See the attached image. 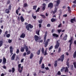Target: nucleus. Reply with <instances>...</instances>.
<instances>
[{
  "instance_id": "nucleus-51",
  "label": "nucleus",
  "mask_w": 76,
  "mask_h": 76,
  "mask_svg": "<svg viewBox=\"0 0 76 76\" xmlns=\"http://www.w3.org/2000/svg\"><path fill=\"white\" fill-rule=\"evenodd\" d=\"M28 5V4H27L25 3L24 4V7H27V5Z\"/></svg>"
},
{
  "instance_id": "nucleus-36",
  "label": "nucleus",
  "mask_w": 76,
  "mask_h": 76,
  "mask_svg": "<svg viewBox=\"0 0 76 76\" xmlns=\"http://www.w3.org/2000/svg\"><path fill=\"white\" fill-rule=\"evenodd\" d=\"M61 48L60 47L58 49V53H60V52H61Z\"/></svg>"
},
{
  "instance_id": "nucleus-39",
  "label": "nucleus",
  "mask_w": 76,
  "mask_h": 76,
  "mask_svg": "<svg viewBox=\"0 0 76 76\" xmlns=\"http://www.w3.org/2000/svg\"><path fill=\"white\" fill-rule=\"evenodd\" d=\"M15 71V69L14 67H12V73H14Z\"/></svg>"
},
{
  "instance_id": "nucleus-54",
  "label": "nucleus",
  "mask_w": 76,
  "mask_h": 76,
  "mask_svg": "<svg viewBox=\"0 0 76 76\" xmlns=\"http://www.w3.org/2000/svg\"><path fill=\"white\" fill-rule=\"evenodd\" d=\"M61 13H60L59 14V19L60 20V19H61V18H60V16H61Z\"/></svg>"
},
{
  "instance_id": "nucleus-21",
  "label": "nucleus",
  "mask_w": 76,
  "mask_h": 76,
  "mask_svg": "<svg viewBox=\"0 0 76 76\" xmlns=\"http://www.w3.org/2000/svg\"><path fill=\"white\" fill-rule=\"evenodd\" d=\"M57 61H54V66L55 67H57Z\"/></svg>"
},
{
  "instance_id": "nucleus-31",
  "label": "nucleus",
  "mask_w": 76,
  "mask_h": 76,
  "mask_svg": "<svg viewBox=\"0 0 76 76\" xmlns=\"http://www.w3.org/2000/svg\"><path fill=\"white\" fill-rule=\"evenodd\" d=\"M3 42L2 40H0V47L3 45Z\"/></svg>"
},
{
  "instance_id": "nucleus-28",
  "label": "nucleus",
  "mask_w": 76,
  "mask_h": 76,
  "mask_svg": "<svg viewBox=\"0 0 76 76\" xmlns=\"http://www.w3.org/2000/svg\"><path fill=\"white\" fill-rule=\"evenodd\" d=\"M37 6L35 5L33 6V10H37Z\"/></svg>"
},
{
  "instance_id": "nucleus-23",
  "label": "nucleus",
  "mask_w": 76,
  "mask_h": 76,
  "mask_svg": "<svg viewBox=\"0 0 76 76\" xmlns=\"http://www.w3.org/2000/svg\"><path fill=\"white\" fill-rule=\"evenodd\" d=\"M20 60V59H19V58L18 56H17L15 59V61H17L18 64H19Z\"/></svg>"
},
{
  "instance_id": "nucleus-20",
  "label": "nucleus",
  "mask_w": 76,
  "mask_h": 76,
  "mask_svg": "<svg viewBox=\"0 0 76 76\" xmlns=\"http://www.w3.org/2000/svg\"><path fill=\"white\" fill-rule=\"evenodd\" d=\"M20 19L22 22H24V20H25V19H24V18H23V17L22 16H21L20 17Z\"/></svg>"
},
{
  "instance_id": "nucleus-61",
  "label": "nucleus",
  "mask_w": 76,
  "mask_h": 76,
  "mask_svg": "<svg viewBox=\"0 0 76 76\" xmlns=\"http://www.w3.org/2000/svg\"><path fill=\"white\" fill-rule=\"evenodd\" d=\"M72 7L75 8V7H76V5L75 4H73L72 5Z\"/></svg>"
},
{
  "instance_id": "nucleus-34",
  "label": "nucleus",
  "mask_w": 76,
  "mask_h": 76,
  "mask_svg": "<svg viewBox=\"0 0 76 76\" xmlns=\"http://www.w3.org/2000/svg\"><path fill=\"white\" fill-rule=\"evenodd\" d=\"M65 69V67H62V68L61 69V72H63V71L64 70V69Z\"/></svg>"
},
{
  "instance_id": "nucleus-47",
  "label": "nucleus",
  "mask_w": 76,
  "mask_h": 76,
  "mask_svg": "<svg viewBox=\"0 0 76 76\" xmlns=\"http://www.w3.org/2000/svg\"><path fill=\"white\" fill-rule=\"evenodd\" d=\"M71 70H73V65H71Z\"/></svg>"
},
{
  "instance_id": "nucleus-1",
  "label": "nucleus",
  "mask_w": 76,
  "mask_h": 76,
  "mask_svg": "<svg viewBox=\"0 0 76 76\" xmlns=\"http://www.w3.org/2000/svg\"><path fill=\"white\" fill-rule=\"evenodd\" d=\"M47 37V34H45L44 38L43 44L45 45V47L46 48L48 45V42L50 41V39H48L46 41V38ZM46 41V42H45Z\"/></svg>"
},
{
  "instance_id": "nucleus-15",
  "label": "nucleus",
  "mask_w": 76,
  "mask_h": 76,
  "mask_svg": "<svg viewBox=\"0 0 76 76\" xmlns=\"http://www.w3.org/2000/svg\"><path fill=\"white\" fill-rule=\"evenodd\" d=\"M64 58V55L63 54L61 56V59L62 62L63 61Z\"/></svg>"
},
{
  "instance_id": "nucleus-55",
  "label": "nucleus",
  "mask_w": 76,
  "mask_h": 76,
  "mask_svg": "<svg viewBox=\"0 0 76 76\" xmlns=\"http://www.w3.org/2000/svg\"><path fill=\"white\" fill-rule=\"evenodd\" d=\"M38 22L39 23H42V21L41 20H39L38 21Z\"/></svg>"
},
{
  "instance_id": "nucleus-9",
  "label": "nucleus",
  "mask_w": 76,
  "mask_h": 76,
  "mask_svg": "<svg viewBox=\"0 0 76 76\" xmlns=\"http://www.w3.org/2000/svg\"><path fill=\"white\" fill-rule=\"evenodd\" d=\"M60 46V43L58 41H56V44L55 46V49H58Z\"/></svg>"
},
{
  "instance_id": "nucleus-11",
  "label": "nucleus",
  "mask_w": 76,
  "mask_h": 76,
  "mask_svg": "<svg viewBox=\"0 0 76 76\" xmlns=\"http://www.w3.org/2000/svg\"><path fill=\"white\" fill-rule=\"evenodd\" d=\"M42 5L43 6V7L42 8V10L43 11H44L45 10V7H46V6H47V5L45 3H43L42 4Z\"/></svg>"
},
{
  "instance_id": "nucleus-33",
  "label": "nucleus",
  "mask_w": 76,
  "mask_h": 76,
  "mask_svg": "<svg viewBox=\"0 0 76 76\" xmlns=\"http://www.w3.org/2000/svg\"><path fill=\"white\" fill-rule=\"evenodd\" d=\"M55 2H56L57 4H60V0H57V1H56Z\"/></svg>"
},
{
  "instance_id": "nucleus-63",
  "label": "nucleus",
  "mask_w": 76,
  "mask_h": 76,
  "mask_svg": "<svg viewBox=\"0 0 76 76\" xmlns=\"http://www.w3.org/2000/svg\"><path fill=\"white\" fill-rule=\"evenodd\" d=\"M24 60V58H22L21 60V63H23V60Z\"/></svg>"
},
{
  "instance_id": "nucleus-6",
  "label": "nucleus",
  "mask_w": 76,
  "mask_h": 76,
  "mask_svg": "<svg viewBox=\"0 0 76 76\" xmlns=\"http://www.w3.org/2000/svg\"><path fill=\"white\" fill-rule=\"evenodd\" d=\"M73 37H71L70 40L69 41V42L70 43V44H69V51H70V50H71V45H72V44L73 43V42H72V40H73Z\"/></svg>"
},
{
  "instance_id": "nucleus-25",
  "label": "nucleus",
  "mask_w": 76,
  "mask_h": 76,
  "mask_svg": "<svg viewBox=\"0 0 76 76\" xmlns=\"http://www.w3.org/2000/svg\"><path fill=\"white\" fill-rule=\"evenodd\" d=\"M67 37V35L65 34L63 38L64 40H66Z\"/></svg>"
},
{
  "instance_id": "nucleus-24",
  "label": "nucleus",
  "mask_w": 76,
  "mask_h": 76,
  "mask_svg": "<svg viewBox=\"0 0 76 76\" xmlns=\"http://www.w3.org/2000/svg\"><path fill=\"white\" fill-rule=\"evenodd\" d=\"M20 7H19L18 8V10H16V13L17 15L19 14V11H18V10H20Z\"/></svg>"
},
{
  "instance_id": "nucleus-12",
  "label": "nucleus",
  "mask_w": 76,
  "mask_h": 76,
  "mask_svg": "<svg viewBox=\"0 0 76 76\" xmlns=\"http://www.w3.org/2000/svg\"><path fill=\"white\" fill-rule=\"evenodd\" d=\"M34 39L36 41V42H37V41H38V39H39V37L38 36L35 35L34 36Z\"/></svg>"
},
{
  "instance_id": "nucleus-19",
  "label": "nucleus",
  "mask_w": 76,
  "mask_h": 76,
  "mask_svg": "<svg viewBox=\"0 0 76 76\" xmlns=\"http://www.w3.org/2000/svg\"><path fill=\"white\" fill-rule=\"evenodd\" d=\"M52 36H53V37H56V38H57V37H58V35L56 33H54L53 34Z\"/></svg>"
},
{
  "instance_id": "nucleus-2",
  "label": "nucleus",
  "mask_w": 76,
  "mask_h": 76,
  "mask_svg": "<svg viewBox=\"0 0 76 76\" xmlns=\"http://www.w3.org/2000/svg\"><path fill=\"white\" fill-rule=\"evenodd\" d=\"M24 48L26 50V52L27 55H29L31 53V51L28 50L29 48L28 46L26 45H24Z\"/></svg>"
},
{
  "instance_id": "nucleus-4",
  "label": "nucleus",
  "mask_w": 76,
  "mask_h": 76,
  "mask_svg": "<svg viewBox=\"0 0 76 76\" xmlns=\"http://www.w3.org/2000/svg\"><path fill=\"white\" fill-rule=\"evenodd\" d=\"M34 26L31 24H29L26 27V28L27 30V31H29V28L30 29H32L33 28Z\"/></svg>"
},
{
  "instance_id": "nucleus-37",
  "label": "nucleus",
  "mask_w": 76,
  "mask_h": 76,
  "mask_svg": "<svg viewBox=\"0 0 76 76\" xmlns=\"http://www.w3.org/2000/svg\"><path fill=\"white\" fill-rule=\"evenodd\" d=\"M10 3V0H7V4H9Z\"/></svg>"
},
{
  "instance_id": "nucleus-57",
  "label": "nucleus",
  "mask_w": 76,
  "mask_h": 76,
  "mask_svg": "<svg viewBox=\"0 0 76 76\" xmlns=\"http://www.w3.org/2000/svg\"><path fill=\"white\" fill-rule=\"evenodd\" d=\"M47 27H50L51 26V25H50V24L48 23L47 25Z\"/></svg>"
},
{
  "instance_id": "nucleus-64",
  "label": "nucleus",
  "mask_w": 76,
  "mask_h": 76,
  "mask_svg": "<svg viewBox=\"0 0 76 76\" xmlns=\"http://www.w3.org/2000/svg\"><path fill=\"white\" fill-rule=\"evenodd\" d=\"M73 3H74V4H76V0H75L73 2Z\"/></svg>"
},
{
  "instance_id": "nucleus-14",
  "label": "nucleus",
  "mask_w": 76,
  "mask_h": 76,
  "mask_svg": "<svg viewBox=\"0 0 76 76\" xmlns=\"http://www.w3.org/2000/svg\"><path fill=\"white\" fill-rule=\"evenodd\" d=\"M15 56H16V54L14 53L12 55L11 58V60H14L15 58Z\"/></svg>"
},
{
  "instance_id": "nucleus-50",
  "label": "nucleus",
  "mask_w": 76,
  "mask_h": 76,
  "mask_svg": "<svg viewBox=\"0 0 76 76\" xmlns=\"http://www.w3.org/2000/svg\"><path fill=\"white\" fill-rule=\"evenodd\" d=\"M16 53L17 54H19V49H17V51L16 52Z\"/></svg>"
},
{
  "instance_id": "nucleus-5",
  "label": "nucleus",
  "mask_w": 76,
  "mask_h": 76,
  "mask_svg": "<svg viewBox=\"0 0 76 76\" xmlns=\"http://www.w3.org/2000/svg\"><path fill=\"white\" fill-rule=\"evenodd\" d=\"M47 49H46L45 50V51L44 53V48H42L41 51L42 54H44V56H46V55H47V54H48V53L47 52Z\"/></svg>"
},
{
  "instance_id": "nucleus-26",
  "label": "nucleus",
  "mask_w": 76,
  "mask_h": 76,
  "mask_svg": "<svg viewBox=\"0 0 76 76\" xmlns=\"http://www.w3.org/2000/svg\"><path fill=\"white\" fill-rule=\"evenodd\" d=\"M64 72L65 73H67L69 72V69H68L67 67H66Z\"/></svg>"
},
{
  "instance_id": "nucleus-45",
  "label": "nucleus",
  "mask_w": 76,
  "mask_h": 76,
  "mask_svg": "<svg viewBox=\"0 0 76 76\" xmlns=\"http://www.w3.org/2000/svg\"><path fill=\"white\" fill-rule=\"evenodd\" d=\"M57 75H61V72H60V71H58V72H57Z\"/></svg>"
},
{
  "instance_id": "nucleus-58",
  "label": "nucleus",
  "mask_w": 76,
  "mask_h": 76,
  "mask_svg": "<svg viewBox=\"0 0 76 76\" xmlns=\"http://www.w3.org/2000/svg\"><path fill=\"white\" fill-rule=\"evenodd\" d=\"M62 26L61 24H60L58 26V28H60Z\"/></svg>"
},
{
  "instance_id": "nucleus-32",
  "label": "nucleus",
  "mask_w": 76,
  "mask_h": 76,
  "mask_svg": "<svg viewBox=\"0 0 76 76\" xmlns=\"http://www.w3.org/2000/svg\"><path fill=\"white\" fill-rule=\"evenodd\" d=\"M40 53H41V50H39L37 51V54L38 55H39V54H40Z\"/></svg>"
},
{
  "instance_id": "nucleus-16",
  "label": "nucleus",
  "mask_w": 76,
  "mask_h": 76,
  "mask_svg": "<svg viewBox=\"0 0 76 76\" xmlns=\"http://www.w3.org/2000/svg\"><path fill=\"white\" fill-rule=\"evenodd\" d=\"M70 22L71 23H74V22H76L75 18H74L71 19L70 20Z\"/></svg>"
},
{
  "instance_id": "nucleus-22",
  "label": "nucleus",
  "mask_w": 76,
  "mask_h": 76,
  "mask_svg": "<svg viewBox=\"0 0 76 76\" xmlns=\"http://www.w3.org/2000/svg\"><path fill=\"white\" fill-rule=\"evenodd\" d=\"M26 35L24 33L22 34L20 36V38H24L25 37Z\"/></svg>"
},
{
  "instance_id": "nucleus-53",
  "label": "nucleus",
  "mask_w": 76,
  "mask_h": 76,
  "mask_svg": "<svg viewBox=\"0 0 76 76\" xmlns=\"http://www.w3.org/2000/svg\"><path fill=\"white\" fill-rule=\"evenodd\" d=\"M57 31L58 32V33L60 34V32H61V29H58L57 30Z\"/></svg>"
},
{
  "instance_id": "nucleus-48",
  "label": "nucleus",
  "mask_w": 76,
  "mask_h": 76,
  "mask_svg": "<svg viewBox=\"0 0 76 76\" xmlns=\"http://www.w3.org/2000/svg\"><path fill=\"white\" fill-rule=\"evenodd\" d=\"M40 16H41L43 18H45V15H44L41 14L40 15Z\"/></svg>"
},
{
  "instance_id": "nucleus-62",
  "label": "nucleus",
  "mask_w": 76,
  "mask_h": 76,
  "mask_svg": "<svg viewBox=\"0 0 76 76\" xmlns=\"http://www.w3.org/2000/svg\"><path fill=\"white\" fill-rule=\"evenodd\" d=\"M64 17H66L67 16V14H65L63 15Z\"/></svg>"
},
{
  "instance_id": "nucleus-41",
  "label": "nucleus",
  "mask_w": 76,
  "mask_h": 76,
  "mask_svg": "<svg viewBox=\"0 0 76 76\" xmlns=\"http://www.w3.org/2000/svg\"><path fill=\"white\" fill-rule=\"evenodd\" d=\"M39 10H40V8H38L37 10L36 11V12H39Z\"/></svg>"
},
{
  "instance_id": "nucleus-56",
  "label": "nucleus",
  "mask_w": 76,
  "mask_h": 76,
  "mask_svg": "<svg viewBox=\"0 0 76 76\" xmlns=\"http://www.w3.org/2000/svg\"><path fill=\"white\" fill-rule=\"evenodd\" d=\"M45 69H46V70H49V68H48V67H45Z\"/></svg>"
},
{
  "instance_id": "nucleus-17",
  "label": "nucleus",
  "mask_w": 76,
  "mask_h": 76,
  "mask_svg": "<svg viewBox=\"0 0 76 76\" xmlns=\"http://www.w3.org/2000/svg\"><path fill=\"white\" fill-rule=\"evenodd\" d=\"M5 13H7V14H9L10 13V10L9 9H7L5 10Z\"/></svg>"
},
{
  "instance_id": "nucleus-13",
  "label": "nucleus",
  "mask_w": 76,
  "mask_h": 76,
  "mask_svg": "<svg viewBox=\"0 0 76 76\" xmlns=\"http://www.w3.org/2000/svg\"><path fill=\"white\" fill-rule=\"evenodd\" d=\"M3 63L4 65V64H5L6 63V58H5V57H3Z\"/></svg>"
},
{
  "instance_id": "nucleus-43",
  "label": "nucleus",
  "mask_w": 76,
  "mask_h": 76,
  "mask_svg": "<svg viewBox=\"0 0 76 76\" xmlns=\"http://www.w3.org/2000/svg\"><path fill=\"white\" fill-rule=\"evenodd\" d=\"M53 45H52L49 48V51H50V50H51V49L53 48Z\"/></svg>"
},
{
  "instance_id": "nucleus-38",
  "label": "nucleus",
  "mask_w": 76,
  "mask_h": 76,
  "mask_svg": "<svg viewBox=\"0 0 76 76\" xmlns=\"http://www.w3.org/2000/svg\"><path fill=\"white\" fill-rule=\"evenodd\" d=\"M32 16L34 18V19H36V18H37V16H34V14H33L32 15Z\"/></svg>"
},
{
  "instance_id": "nucleus-44",
  "label": "nucleus",
  "mask_w": 76,
  "mask_h": 76,
  "mask_svg": "<svg viewBox=\"0 0 76 76\" xmlns=\"http://www.w3.org/2000/svg\"><path fill=\"white\" fill-rule=\"evenodd\" d=\"M6 37L7 38H9L10 37V34H8L6 35Z\"/></svg>"
},
{
  "instance_id": "nucleus-18",
  "label": "nucleus",
  "mask_w": 76,
  "mask_h": 76,
  "mask_svg": "<svg viewBox=\"0 0 76 76\" xmlns=\"http://www.w3.org/2000/svg\"><path fill=\"white\" fill-rule=\"evenodd\" d=\"M42 59H43V57H40V60L39 61V64H41L42 63Z\"/></svg>"
},
{
  "instance_id": "nucleus-35",
  "label": "nucleus",
  "mask_w": 76,
  "mask_h": 76,
  "mask_svg": "<svg viewBox=\"0 0 76 76\" xmlns=\"http://www.w3.org/2000/svg\"><path fill=\"white\" fill-rule=\"evenodd\" d=\"M41 69H44L45 68V66L44 65V64H42L41 67Z\"/></svg>"
},
{
  "instance_id": "nucleus-42",
  "label": "nucleus",
  "mask_w": 76,
  "mask_h": 76,
  "mask_svg": "<svg viewBox=\"0 0 76 76\" xmlns=\"http://www.w3.org/2000/svg\"><path fill=\"white\" fill-rule=\"evenodd\" d=\"M69 62H66V65L67 66L68 68H69L70 67V66H69Z\"/></svg>"
},
{
  "instance_id": "nucleus-46",
  "label": "nucleus",
  "mask_w": 76,
  "mask_h": 76,
  "mask_svg": "<svg viewBox=\"0 0 76 76\" xmlns=\"http://www.w3.org/2000/svg\"><path fill=\"white\" fill-rule=\"evenodd\" d=\"M73 64L74 65L75 68L76 69V62H73Z\"/></svg>"
},
{
  "instance_id": "nucleus-60",
  "label": "nucleus",
  "mask_w": 76,
  "mask_h": 76,
  "mask_svg": "<svg viewBox=\"0 0 76 76\" xmlns=\"http://www.w3.org/2000/svg\"><path fill=\"white\" fill-rule=\"evenodd\" d=\"M23 56H26V53L25 52L23 53Z\"/></svg>"
},
{
  "instance_id": "nucleus-59",
  "label": "nucleus",
  "mask_w": 76,
  "mask_h": 76,
  "mask_svg": "<svg viewBox=\"0 0 76 76\" xmlns=\"http://www.w3.org/2000/svg\"><path fill=\"white\" fill-rule=\"evenodd\" d=\"M54 53H52L50 54V55H51V56H52V57H53V56H54Z\"/></svg>"
},
{
  "instance_id": "nucleus-30",
  "label": "nucleus",
  "mask_w": 76,
  "mask_h": 76,
  "mask_svg": "<svg viewBox=\"0 0 76 76\" xmlns=\"http://www.w3.org/2000/svg\"><path fill=\"white\" fill-rule=\"evenodd\" d=\"M34 57V54L32 53H31L30 55V59H32V58Z\"/></svg>"
},
{
  "instance_id": "nucleus-3",
  "label": "nucleus",
  "mask_w": 76,
  "mask_h": 76,
  "mask_svg": "<svg viewBox=\"0 0 76 76\" xmlns=\"http://www.w3.org/2000/svg\"><path fill=\"white\" fill-rule=\"evenodd\" d=\"M21 64H19L18 65V71H19V73H22V70H23V66H22L21 67ZM21 69V70L20 69Z\"/></svg>"
},
{
  "instance_id": "nucleus-10",
  "label": "nucleus",
  "mask_w": 76,
  "mask_h": 76,
  "mask_svg": "<svg viewBox=\"0 0 76 76\" xmlns=\"http://www.w3.org/2000/svg\"><path fill=\"white\" fill-rule=\"evenodd\" d=\"M48 7L50 8V9L53 7V3L52 2H50L48 5Z\"/></svg>"
},
{
  "instance_id": "nucleus-29",
  "label": "nucleus",
  "mask_w": 76,
  "mask_h": 76,
  "mask_svg": "<svg viewBox=\"0 0 76 76\" xmlns=\"http://www.w3.org/2000/svg\"><path fill=\"white\" fill-rule=\"evenodd\" d=\"M51 20L52 22H56V20L53 18L51 19Z\"/></svg>"
},
{
  "instance_id": "nucleus-27",
  "label": "nucleus",
  "mask_w": 76,
  "mask_h": 76,
  "mask_svg": "<svg viewBox=\"0 0 76 76\" xmlns=\"http://www.w3.org/2000/svg\"><path fill=\"white\" fill-rule=\"evenodd\" d=\"M25 46H24V48H21L20 49V51L21 52H24V51H25Z\"/></svg>"
},
{
  "instance_id": "nucleus-52",
  "label": "nucleus",
  "mask_w": 76,
  "mask_h": 76,
  "mask_svg": "<svg viewBox=\"0 0 76 76\" xmlns=\"http://www.w3.org/2000/svg\"><path fill=\"white\" fill-rule=\"evenodd\" d=\"M12 40H11L10 39H9V40H8V43H10L12 42Z\"/></svg>"
},
{
  "instance_id": "nucleus-8",
  "label": "nucleus",
  "mask_w": 76,
  "mask_h": 76,
  "mask_svg": "<svg viewBox=\"0 0 76 76\" xmlns=\"http://www.w3.org/2000/svg\"><path fill=\"white\" fill-rule=\"evenodd\" d=\"M13 47L12 46H10V54H11L10 57H11L12 55L13 54Z\"/></svg>"
},
{
  "instance_id": "nucleus-49",
  "label": "nucleus",
  "mask_w": 76,
  "mask_h": 76,
  "mask_svg": "<svg viewBox=\"0 0 76 76\" xmlns=\"http://www.w3.org/2000/svg\"><path fill=\"white\" fill-rule=\"evenodd\" d=\"M36 33L38 35H39V30L37 31H36Z\"/></svg>"
},
{
  "instance_id": "nucleus-7",
  "label": "nucleus",
  "mask_w": 76,
  "mask_h": 76,
  "mask_svg": "<svg viewBox=\"0 0 76 76\" xmlns=\"http://www.w3.org/2000/svg\"><path fill=\"white\" fill-rule=\"evenodd\" d=\"M59 5V4H58L56 5V6L54 9V11L53 12V14H55V13H56L57 12V9H58L57 7Z\"/></svg>"
},
{
  "instance_id": "nucleus-40",
  "label": "nucleus",
  "mask_w": 76,
  "mask_h": 76,
  "mask_svg": "<svg viewBox=\"0 0 76 76\" xmlns=\"http://www.w3.org/2000/svg\"><path fill=\"white\" fill-rule=\"evenodd\" d=\"M8 9H9L10 10H11V9H12V6L11 5H10L8 7Z\"/></svg>"
}]
</instances>
